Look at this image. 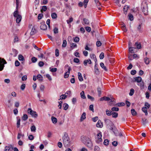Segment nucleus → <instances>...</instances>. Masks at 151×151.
Wrapping results in <instances>:
<instances>
[{
  "label": "nucleus",
  "instance_id": "obj_1",
  "mask_svg": "<svg viewBox=\"0 0 151 151\" xmlns=\"http://www.w3.org/2000/svg\"><path fill=\"white\" fill-rule=\"evenodd\" d=\"M109 47L104 48V51L105 53L107 55L106 57L105 62L106 65H109L110 63H113L114 62V59L112 58V54L111 52V50L109 49Z\"/></svg>",
  "mask_w": 151,
  "mask_h": 151
},
{
  "label": "nucleus",
  "instance_id": "obj_2",
  "mask_svg": "<svg viewBox=\"0 0 151 151\" xmlns=\"http://www.w3.org/2000/svg\"><path fill=\"white\" fill-rule=\"evenodd\" d=\"M81 140L88 147L92 149L93 147V143L89 138L86 136H82L81 137Z\"/></svg>",
  "mask_w": 151,
  "mask_h": 151
},
{
  "label": "nucleus",
  "instance_id": "obj_3",
  "mask_svg": "<svg viewBox=\"0 0 151 151\" xmlns=\"http://www.w3.org/2000/svg\"><path fill=\"white\" fill-rule=\"evenodd\" d=\"M105 122L107 128L112 131L115 136H117V134L116 133L117 131L116 128L114 126L112 122L109 119L106 120Z\"/></svg>",
  "mask_w": 151,
  "mask_h": 151
},
{
  "label": "nucleus",
  "instance_id": "obj_4",
  "mask_svg": "<svg viewBox=\"0 0 151 151\" xmlns=\"http://www.w3.org/2000/svg\"><path fill=\"white\" fill-rule=\"evenodd\" d=\"M63 144L65 147H68L70 144V141L68 135L65 132L64 136L63 137Z\"/></svg>",
  "mask_w": 151,
  "mask_h": 151
},
{
  "label": "nucleus",
  "instance_id": "obj_5",
  "mask_svg": "<svg viewBox=\"0 0 151 151\" xmlns=\"http://www.w3.org/2000/svg\"><path fill=\"white\" fill-rule=\"evenodd\" d=\"M142 12L145 15H146L148 14L147 4L146 1H143L141 5Z\"/></svg>",
  "mask_w": 151,
  "mask_h": 151
},
{
  "label": "nucleus",
  "instance_id": "obj_6",
  "mask_svg": "<svg viewBox=\"0 0 151 151\" xmlns=\"http://www.w3.org/2000/svg\"><path fill=\"white\" fill-rule=\"evenodd\" d=\"M16 9H17V10L14 12V16L15 18H16V19H22L21 16L19 14L18 11L17 9L19 4V1H16Z\"/></svg>",
  "mask_w": 151,
  "mask_h": 151
},
{
  "label": "nucleus",
  "instance_id": "obj_7",
  "mask_svg": "<svg viewBox=\"0 0 151 151\" xmlns=\"http://www.w3.org/2000/svg\"><path fill=\"white\" fill-rule=\"evenodd\" d=\"M28 113L29 114L35 118H36L38 116L37 112L33 111L31 108H28L27 110Z\"/></svg>",
  "mask_w": 151,
  "mask_h": 151
},
{
  "label": "nucleus",
  "instance_id": "obj_8",
  "mask_svg": "<svg viewBox=\"0 0 151 151\" xmlns=\"http://www.w3.org/2000/svg\"><path fill=\"white\" fill-rule=\"evenodd\" d=\"M37 30L35 28V26H34L32 28L30 34L31 35H33L35 34L37 32Z\"/></svg>",
  "mask_w": 151,
  "mask_h": 151
},
{
  "label": "nucleus",
  "instance_id": "obj_9",
  "mask_svg": "<svg viewBox=\"0 0 151 151\" xmlns=\"http://www.w3.org/2000/svg\"><path fill=\"white\" fill-rule=\"evenodd\" d=\"M71 70V67H69V68H68V71L66 72L64 74V77L65 78H67L68 77L70 73V71Z\"/></svg>",
  "mask_w": 151,
  "mask_h": 151
},
{
  "label": "nucleus",
  "instance_id": "obj_10",
  "mask_svg": "<svg viewBox=\"0 0 151 151\" xmlns=\"http://www.w3.org/2000/svg\"><path fill=\"white\" fill-rule=\"evenodd\" d=\"M109 104L110 106L114 105V104L115 103V99L114 98L112 97L111 99L109 101Z\"/></svg>",
  "mask_w": 151,
  "mask_h": 151
},
{
  "label": "nucleus",
  "instance_id": "obj_11",
  "mask_svg": "<svg viewBox=\"0 0 151 151\" xmlns=\"http://www.w3.org/2000/svg\"><path fill=\"white\" fill-rule=\"evenodd\" d=\"M132 12L131 13H130L128 14V19H133L134 15V11L132 10Z\"/></svg>",
  "mask_w": 151,
  "mask_h": 151
},
{
  "label": "nucleus",
  "instance_id": "obj_12",
  "mask_svg": "<svg viewBox=\"0 0 151 151\" xmlns=\"http://www.w3.org/2000/svg\"><path fill=\"white\" fill-rule=\"evenodd\" d=\"M40 28L41 30H45L47 29V27L46 24L42 23L41 25Z\"/></svg>",
  "mask_w": 151,
  "mask_h": 151
},
{
  "label": "nucleus",
  "instance_id": "obj_13",
  "mask_svg": "<svg viewBox=\"0 0 151 151\" xmlns=\"http://www.w3.org/2000/svg\"><path fill=\"white\" fill-rule=\"evenodd\" d=\"M96 126L98 127L101 128L103 127V123L101 120H99L96 124Z\"/></svg>",
  "mask_w": 151,
  "mask_h": 151
},
{
  "label": "nucleus",
  "instance_id": "obj_14",
  "mask_svg": "<svg viewBox=\"0 0 151 151\" xmlns=\"http://www.w3.org/2000/svg\"><path fill=\"white\" fill-rule=\"evenodd\" d=\"M134 46H136V48L140 49L141 48V45L140 42H137L134 44Z\"/></svg>",
  "mask_w": 151,
  "mask_h": 151
},
{
  "label": "nucleus",
  "instance_id": "obj_15",
  "mask_svg": "<svg viewBox=\"0 0 151 151\" xmlns=\"http://www.w3.org/2000/svg\"><path fill=\"white\" fill-rule=\"evenodd\" d=\"M97 139L98 140L99 142H101L102 141V139H101L102 135L101 133V132H99L97 134Z\"/></svg>",
  "mask_w": 151,
  "mask_h": 151
},
{
  "label": "nucleus",
  "instance_id": "obj_16",
  "mask_svg": "<svg viewBox=\"0 0 151 151\" xmlns=\"http://www.w3.org/2000/svg\"><path fill=\"white\" fill-rule=\"evenodd\" d=\"M129 6L127 5H125L124 6V7L123 8V11L124 12V13L125 14H127V10L129 9Z\"/></svg>",
  "mask_w": 151,
  "mask_h": 151
},
{
  "label": "nucleus",
  "instance_id": "obj_17",
  "mask_svg": "<svg viewBox=\"0 0 151 151\" xmlns=\"http://www.w3.org/2000/svg\"><path fill=\"white\" fill-rule=\"evenodd\" d=\"M86 118V114L85 112H83L82 114L81 119H80V121L81 122L83 121Z\"/></svg>",
  "mask_w": 151,
  "mask_h": 151
},
{
  "label": "nucleus",
  "instance_id": "obj_18",
  "mask_svg": "<svg viewBox=\"0 0 151 151\" xmlns=\"http://www.w3.org/2000/svg\"><path fill=\"white\" fill-rule=\"evenodd\" d=\"M95 72L96 74H98L99 71L97 67V63H95Z\"/></svg>",
  "mask_w": 151,
  "mask_h": 151
},
{
  "label": "nucleus",
  "instance_id": "obj_19",
  "mask_svg": "<svg viewBox=\"0 0 151 151\" xmlns=\"http://www.w3.org/2000/svg\"><path fill=\"white\" fill-rule=\"evenodd\" d=\"M130 46L129 45V52H130L131 53H134V49H136V48L135 47H132L131 46Z\"/></svg>",
  "mask_w": 151,
  "mask_h": 151
},
{
  "label": "nucleus",
  "instance_id": "obj_20",
  "mask_svg": "<svg viewBox=\"0 0 151 151\" xmlns=\"http://www.w3.org/2000/svg\"><path fill=\"white\" fill-rule=\"evenodd\" d=\"M134 81L137 82L138 83L140 82L142 80V78L140 77H137L134 78Z\"/></svg>",
  "mask_w": 151,
  "mask_h": 151
},
{
  "label": "nucleus",
  "instance_id": "obj_21",
  "mask_svg": "<svg viewBox=\"0 0 151 151\" xmlns=\"http://www.w3.org/2000/svg\"><path fill=\"white\" fill-rule=\"evenodd\" d=\"M78 78L80 81H82L83 80V79L82 76L80 72H78Z\"/></svg>",
  "mask_w": 151,
  "mask_h": 151
},
{
  "label": "nucleus",
  "instance_id": "obj_22",
  "mask_svg": "<svg viewBox=\"0 0 151 151\" xmlns=\"http://www.w3.org/2000/svg\"><path fill=\"white\" fill-rule=\"evenodd\" d=\"M87 63H88L89 64H91V60L90 59H88L84 61L83 64L85 65L86 66L87 65Z\"/></svg>",
  "mask_w": 151,
  "mask_h": 151
},
{
  "label": "nucleus",
  "instance_id": "obj_23",
  "mask_svg": "<svg viewBox=\"0 0 151 151\" xmlns=\"http://www.w3.org/2000/svg\"><path fill=\"white\" fill-rule=\"evenodd\" d=\"M142 22H140V23H139V24L137 27V29L139 31V32H141L142 30L141 29V27L142 26Z\"/></svg>",
  "mask_w": 151,
  "mask_h": 151
},
{
  "label": "nucleus",
  "instance_id": "obj_24",
  "mask_svg": "<svg viewBox=\"0 0 151 151\" xmlns=\"http://www.w3.org/2000/svg\"><path fill=\"white\" fill-rule=\"evenodd\" d=\"M82 22L83 24H88L89 23V22L88 19H83Z\"/></svg>",
  "mask_w": 151,
  "mask_h": 151
},
{
  "label": "nucleus",
  "instance_id": "obj_25",
  "mask_svg": "<svg viewBox=\"0 0 151 151\" xmlns=\"http://www.w3.org/2000/svg\"><path fill=\"white\" fill-rule=\"evenodd\" d=\"M125 105V104L124 102L118 103L116 104L115 105L116 106H124Z\"/></svg>",
  "mask_w": 151,
  "mask_h": 151
},
{
  "label": "nucleus",
  "instance_id": "obj_26",
  "mask_svg": "<svg viewBox=\"0 0 151 151\" xmlns=\"http://www.w3.org/2000/svg\"><path fill=\"white\" fill-rule=\"evenodd\" d=\"M91 58H93L94 61L95 63H97V60L96 57V56L95 54H92L91 55Z\"/></svg>",
  "mask_w": 151,
  "mask_h": 151
},
{
  "label": "nucleus",
  "instance_id": "obj_27",
  "mask_svg": "<svg viewBox=\"0 0 151 151\" xmlns=\"http://www.w3.org/2000/svg\"><path fill=\"white\" fill-rule=\"evenodd\" d=\"M31 131L32 132H35L36 131V128L34 125H33L31 127Z\"/></svg>",
  "mask_w": 151,
  "mask_h": 151
},
{
  "label": "nucleus",
  "instance_id": "obj_28",
  "mask_svg": "<svg viewBox=\"0 0 151 151\" xmlns=\"http://www.w3.org/2000/svg\"><path fill=\"white\" fill-rule=\"evenodd\" d=\"M51 120L52 122L54 124H56L57 122V118L55 117L52 116L51 117Z\"/></svg>",
  "mask_w": 151,
  "mask_h": 151
},
{
  "label": "nucleus",
  "instance_id": "obj_29",
  "mask_svg": "<svg viewBox=\"0 0 151 151\" xmlns=\"http://www.w3.org/2000/svg\"><path fill=\"white\" fill-rule=\"evenodd\" d=\"M6 63V62L5 60L3 58H0V64H3L4 65Z\"/></svg>",
  "mask_w": 151,
  "mask_h": 151
},
{
  "label": "nucleus",
  "instance_id": "obj_30",
  "mask_svg": "<svg viewBox=\"0 0 151 151\" xmlns=\"http://www.w3.org/2000/svg\"><path fill=\"white\" fill-rule=\"evenodd\" d=\"M67 95L62 94L60 96V98L58 100H60V99H65L67 98Z\"/></svg>",
  "mask_w": 151,
  "mask_h": 151
},
{
  "label": "nucleus",
  "instance_id": "obj_31",
  "mask_svg": "<svg viewBox=\"0 0 151 151\" xmlns=\"http://www.w3.org/2000/svg\"><path fill=\"white\" fill-rule=\"evenodd\" d=\"M63 107L64 108V109L65 110H66L68 108V105L66 103H65L63 104Z\"/></svg>",
  "mask_w": 151,
  "mask_h": 151
},
{
  "label": "nucleus",
  "instance_id": "obj_32",
  "mask_svg": "<svg viewBox=\"0 0 151 151\" xmlns=\"http://www.w3.org/2000/svg\"><path fill=\"white\" fill-rule=\"evenodd\" d=\"M111 115L113 118H116L118 116V113L115 112H112Z\"/></svg>",
  "mask_w": 151,
  "mask_h": 151
},
{
  "label": "nucleus",
  "instance_id": "obj_33",
  "mask_svg": "<svg viewBox=\"0 0 151 151\" xmlns=\"http://www.w3.org/2000/svg\"><path fill=\"white\" fill-rule=\"evenodd\" d=\"M18 59L19 60L22 61H23L24 60V58L23 56L21 55H19L18 57Z\"/></svg>",
  "mask_w": 151,
  "mask_h": 151
},
{
  "label": "nucleus",
  "instance_id": "obj_34",
  "mask_svg": "<svg viewBox=\"0 0 151 151\" xmlns=\"http://www.w3.org/2000/svg\"><path fill=\"white\" fill-rule=\"evenodd\" d=\"M80 95L82 98L83 99H85L86 98V97L85 95L84 92L83 91H82L80 93Z\"/></svg>",
  "mask_w": 151,
  "mask_h": 151
},
{
  "label": "nucleus",
  "instance_id": "obj_35",
  "mask_svg": "<svg viewBox=\"0 0 151 151\" xmlns=\"http://www.w3.org/2000/svg\"><path fill=\"white\" fill-rule=\"evenodd\" d=\"M12 52L14 53V57H16L17 56V54L18 53V52L15 49H12Z\"/></svg>",
  "mask_w": 151,
  "mask_h": 151
},
{
  "label": "nucleus",
  "instance_id": "obj_36",
  "mask_svg": "<svg viewBox=\"0 0 151 151\" xmlns=\"http://www.w3.org/2000/svg\"><path fill=\"white\" fill-rule=\"evenodd\" d=\"M28 119V116L27 114H24L23 116L22 117V119L25 121L27 119Z\"/></svg>",
  "mask_w": 151,
  "mask_h": 151
},
{
  "label": "nucleus",
  "instance_id": "obj_37",
  "mask_svg": "<svg viewBox=\"0 0 151 151\" xmlns=\"http://www.w3.org/2000/svg\"><path fill=\"white\" fill-rule=\"evenodd\" d=\"M131 112L133 116H135L137 115V113L134 109H132L131 110Z\"/></svg>",
  "mask_w": 151,
  "mask_h": 151
},
{
  "label": "nucleus",
  "instance_id": "obj_38",
  "mask_svg": "<svg viewBox=\"0 0 151 151\" xmlns=\"http://www.w3.org/2000/svg\"><path fill=\"white\" fill-rule=\"evenodd\" d=\"M121 28L122 30L125 32H126L127 31V29L126 25L125 24H124V26H122L121 27Z\"/></svg>",
  "mask_w": 151,
  "mask_h": 151
},
{
  "label": "nucleus",
  "instance_id": "obj_39",
  "mask_svg": "<svg viewBox=\"0 0 151 151\" xmlns=\"http://www.w3.org/2000/svg\"><path fill=\"white\" fill-rule=\"evenodd\" d=\"M144 62L146 64H148L150 62V60L149 58L147 57L145 58Z\"/></svg>",
  "mask_w": 151,
  "mask_h": 151
},
{
  "label": "nucleus",
  "instance_id": "obj_40",
  "mask_svg": "<svg viewBox=\"0 0 151 151\" xmlns=\"http://www.w3.org/2000/svg\"><path fill=\"white\" fill-rule=\"evenodd\" d=\"M142 123L143 125H145L146 124L148 123V121L146 119H142Z\"/></svg>",
  "mask_w": 151,
  "mask_h": 151
},
{
  "label": "nucleus",
  "instance_id": "obj_41",
  "mask_svg": "<svg viewBox=\"0 0 151 151\" xmlns=\"http://www.w3.org/2000/svg\"><path fill=\"white\" fill-rule=\"evenodd\" d=\"M112 112V111H109L108 110H106V114L107 116H110L111 115Z\"/></svg>",
  "mask_w": 151,
  "mask_h": 151
},
{
  "label": "nucleus",
  "instance_id": "obj_42",
  "mask_svg": "<svg viewBox=\"0 0 151 151\" xmlns=\"http://www.w3.org/2000/svg\"><path fill=\"white\" fill-rule=\"evenodd\" d=\"M37 60V59L35 57H33L31 58V61L33 63H35Z\"/></svg>",
  "mask_w": 151,
  "mask_h": 151
},
{
  "label": "nucleus",
  "instance_id": "obj_43",
  "mask_svg": "<svg viewBox=\"0 0 151 151\" xmlns=\"http://www.w3.org/2000/svg\"><path fill=\"white\" fill-rule=\"evenodd\" d=\"M37 79L40 81H42L43 80L42 76L40 74L38 75L37 76Z\"/></svg>",
  "mask_w": 151,
  "mask_h": 151
},
{
  "label": "nucleus",
  "instance_id": "obj_44",
  "mask_svg": "<svg viewBox=\"0 0 151 151\" xmlns=\"http://www.w3.org/2000/svg\"><path fill=\"white\" fill-rule=\"evenodd\" d=\"M112 97L111 96L110 97L104 96V101H109Z\"/></svg>",
  "mask_w": 151,
  "mask_h": 151
},
{
  "label": "nucleus",
  "instance_id": "obj_45",
  "mask_svg": "<svg viewBox=\"0 0 151 151\" xmlns=\"http://www.w3.org/2000/svg\"><path fill=\"white\" fill-rule=\"evenodd\" d=\"M51 17L52 19H55L57 17V15L55 13H52L51 14Z\"/></svg>",
  "mask_w": 151,
  "mask_h": 151
},
{
  "label": "nucleus",
  "instance_id": "obj_46",
  "mask_svg": "<svg viewBox=\"0 0 151 151\" xmlns=\"http://www.w3.org/2000/svg\"><path fill=\"white\" fill-rule=\"evenodd\" d=\"M111 109V110L113 111H117L119 110V108L117 107H114L112 108Z\"/></svg>",
  "mask_w": 151,
  "mask_h": 151
},
{
  "label": "nucleus",
  "instance_id": "obj_47",
  "mask_svg": "<svg viewBox=\"0 0 151 151\" xmlns=\"http://www.w3.org/2000/svg\"><path fill=\"white\" fill-rule=\"evenodd\" d=\"M67 45V41L66 40H64L63 41L62 46L63 47H65Z\"/></svg>",
  "mask_w": 151,
  "mask_h": 151
},
{
  "label": "nucleus",
  "instance_id": "obj_48",
  "mask_svg": "<svg viewBox=\"0 0 151 151\" xmlns=\"http://www.w3.org/2000/svg\"><path fill=\"white\" fill-rule=\"evenodd\" d=\"M134 92V89L133 88L131 89L130 90V93H129V95L130 96H132Z\"/></svg>",
  "mask_w": 151,
  "mask_h": 151
},
{
  "label": "nucleus",
  "instance_id": "obj_49",
  "mask_svg": "<svg viewBox=\"0 0 151 151\" xmlns=\"http://www.w3.org/2000/svg\"><path fill=\"white\" fill-rule=\"evenodd\" d=\"M74 42H77L79 41V38L78 37H76L73 39Z\"/></svg>",
  "mask_w": 151,
  "mask_h": 151
},
{
  "label": "nucleus",
  "instance_id": "obj_50",
  "mask_svg": "<svg viewBox=\"0 0 151 151\" xmlns=\"http://www.w3.org/2000/svg\"><path fill=\"white\" fill-rule=\"evenodd\" d=\"M47 9V7L46 6H43L41 10V11H45Z\"/></svg>",
  "mask_w": 151,
  "mask_h": 151
},
{
  "label": "nucleus",
  "instance_id": "obj_51",
  "mask_svg": "<svg viewBox=\"0 0 151 151\" xmlns=\"http://www.w3.org/2000/svg\"><path fill=\"white\" fill-rule=\"evenodd\" d=\"M20 119H19L17 120V128H19L20 127Z\"/></svg>",
  "mask_w": 151,
  "mask_h": 151
},
{
  "label": "nucleus",
  "instance_id": "obj_52",
  "mask_svg": "<svg viewBox=\"0 0 151 151\" xmlns=\"http://www.w3.org/2000/svg\"><path fill=\"white\" fill-rule=\"evenodd\" d=\"M109 140L108 139H104V145H109Z\"/></svg>",
  "mask_w": 151,
  "mask_h": 151
},
{
  "label": "nucleus",
  "instance_id": "obj_53",
  "mask_svg": "<svg viewBox=\"0 0 151 151\" xmlns=\"http://www.w3.org/2000/svg\"><path fill=\"white\" fill-rule=\"evenodd\" d=\"M77 47V45L74 43H72L71 44L70 47L71 48H75L76 47Z\"/></svg>",
  "mask_w": 151,
  "mask_h": 151
},
{
  "label": "nucleus",
  "instance_id": "obj_54",
  "mask_svg": "<svg viewBox=\"0 0 151 151\" xmlns=\"http://www.w3.org/2000/svg\"><path fill=\"white\" fill-rule=\"evenodd\" d=\"M87 97L88 99H90L91 101H93L94 99L93 97L90 96V95L88 94L87 95Z\"/></svg>",
  "mask_w": 151,
  "mask_h": 151
},
{
  "label": "nucleus",
  "instance_id": "obj_55",
  "mask_svg": "<svg viewBox=\"0 0 151 151\" xmlns=\"http://www.w3.org/2000/svg\"><path fill=\"white\" fill-rule=\"evenodd\" d=\"M73 61L75 63H78L79 62L80 60L78 58H75L73 59Z\"/></svg>",
  "mask_w": 151,
  "mask_h": 151
},
{
  "label": "nucleus",
  "instance_id": "obj_56",
  "mask_svg": "<svg viewBox=\"0 0 151 151\" xmlns=\"http://www.w3.org/2000/svg\"><path fill=\"white\" fill-rule=\"evenodd\" d=\"M86 30L88 32H90L91 30V28L90 27H85Z\"/></svg>",
  "mask_w": 151,
  "mask_h": 151
},
{
  "label": "nucleus",
  "instance_id": "obj_57",
  "mask_svg": "<svg viewBox=\"0 0 151 151\" xmlns=\"http://www.w3.org/2000/svg\"><path fill=\"white\" fill-rule=\"evenodd\" d=\"M55 55L56 57H58L59 55V51L58 49H56L55 50Z\"/></svg>",
  "mask_w": 151,
  "mask_h": 151
},
{
  "label": "nucleus",
  "instance_id": "obj_58",
  "mask_svg": "<svg viewBox=\"0 0 151 151\" xmlns=\"http://www.w3.org/2000/svg\"><path fill=\"white\" fill-rule=\"evenodd\" d=\"M46 77L50 81L52 80V78L49 74H47L46 75Z\"/></svg>",
  "mask_w": 151,
  "mask_h": 151
},
{
  "label": "nucleus",
  "instance_id": "obj_59",
  "mask_svg": "<svg viewBox=\"0 0 151 151\" xmlns=\"http://www.w3.org/2000/svg\"><path fill=\"white\" fill-rule=\"evenodd\" d=\"M44 65V63L42 61H40L38 63V65L40 67L43 66Z\"/></svg>",
  "mask_w": 151,
  "mask_h": 151
},
{
  "label": "nucleus",
  "instance_id": "obj_60",
  "mask_svg": "<svg viewBox=\"0 0 151 151\" xmlns=\"http://www.w3.org/2000/svg\"><path fill=\"white\" fill-rule=\"evenodd\" d=\"M93 106V105H91L89 107V109L90 110L92 111L93 112L94 111Z\"/></svg>",
  "mask_w": 151,
  "mask_h": 151
},
{
  "label": "nucleus",
  "instance_id": "obj_61",
  "mask_svg": "<svg viewBox=\"0 0 151 151\" xmlns=\"http://www.w3.org/2000/svg\"><path fill=\"white\" fill-rule=\"evenodd\" d=\"M98 116H96L95 117L92 118V120L94 122H96L98 119Z\"/></svg>",
  "mask_w": 151,
  "mask_h": 151
},
{
  "label": "nucleus",
  "instance_id": "obj_62",
  "mask_svg": "<svg viewBox=\"0 0 151 151\" xmlns=\"http://www.w3.org/2000/svg\"><path fill=\"white\" fill-rule=\"evenodd\" d=\"M28 138L29 140H32L34 139V137L33 135L30 134L28 137Z\"/></svg>",
  "mask_w": 151,
  "mask_h": 151
},
{
  "label": "nucleus",
  "instance_id": "obj_63",
  "mask_svg": "<svg viewBox=\"0 0 151 151\" xmlns=\"http://www.w3.org/2000/svg\"><path fill=\"white\" fill-rule=\"evenodd\" d=\"M112 145L114 146H116L118 145V142L116 141H114L112 142Z\"/></svg>",
  "mask_w": 151,
  "mask_h": 151
},
{
  "label": "nucleus",
  "instance_id": "obj_64",
  "mask_svg": "<svg viewBox=\"0 0 151 151\" xmlns=\"http://www.w3.org/2000/svg\"><path fill=\"white\" fill-rule=\"evenodd\" d=\"M136 73V71L135 70H132L131 71V74L132 75H134Z\"/></svg>",
  "mask_w": 151,
  "mask_h": 151
}]
</instances>
